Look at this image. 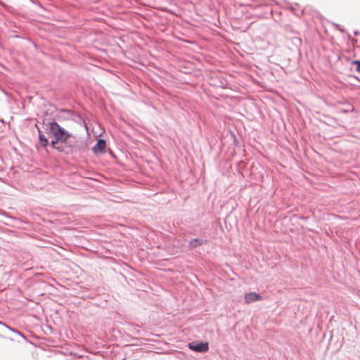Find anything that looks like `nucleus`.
I'll return each mask as SVG.
<instances>
[{"instance_id": "3", "label": "nucleus", "mask_w": 360, "mask_h": 360, "mask_svg": "<svg viewBox=\"0 0 360 360\" xmlns=\"http://www.w3.org/2000/svg\"><path fill=\"white\" fill-rule=\"evenodd\" d=\"M245 302L248 304L262 300V297L257 292H250L244 295Z\"/></svg>"}, {"instance_id": "8", "label": "nucleus", "mask_w": 360, "mask_h": 360, "mask_svg": "<svg viewBox=\"0 0 360 360\" xmlns=\"http://www.w3.org/2000/svg\"><path fill=\"white\" fill-rule=\"evenodd\" d=\"M58 141H59V140H57V139H55V140H53V141H51V145H52L53 146H55V144H56Z\"/></svg>"}, {"instance_id": "4", "label": "nucleus", "mask_w": 360, "mask_h": 360, "mask_svg": "<svg viewBox=\"0 0 360 360\" xmlns=\"http://www.w3.org/2000/svg\"><path fill=\"white\" fill-rule=\"evenodd\" d=\"M105 146V141L103 139H99L96 144L93 147L92 150L94 153H101L104 152Z\"/></svg>"}, {"instance_id": "1", "label": "nucleus", "mask_w": 360, "mask_h": 360, "mask_svg": "<svg viewBox=\"0 0 360 360\" xmlns=\"http://www.w3.org/2000/svg\"><path fill=\"white\" fill-rule=\"evenodd\" d=\"M50 131L54 136L55 139L60 142L65 143L71 136V134L62 128L57 122H52L50 124Z\"/></svg>"}, {"instance_id": "2", "label": "nucleus", "mask_w": 360, "mask_h": 360, "mask_svg": "<svg viewBox=\"0 0 360 360\" xmlns=\"http://www.w3.org/2000/svg\"><path fill=\"white\" fill-rule=\"evenodd\" d=\"M188 347L195 352H205L209 349L208 343L201 342V343H195V342H190L188 344Z\"/></svg>"}, {"instance_id": "5", "label": "nucleus", "mask_w": 360, "mask_h": 360, "mask_svg": "<svg viewBox=\"0 0 360 360\" xmlns=\"http://www.w3.org/2000/svg\"><path fill=\"white\" fill-rule=\"evenodd\" d=\"M39 141L42 146L46 147L48 145V140L45 136L39 132Z\"/></svg>"}, {"instance_id": "6", "label": "nucleus", "mask_w": 360, "mask_h": 360, "mask_svg": "<svg viewBox=\"0 0 360 360\" xmlns=\"http://www.w3.org/2000/svg\"><path fill=\"white\" fill-rule=\"evenodd\" d=\"M201 243H198V240L194 239L191 241L190 245L191 248H195L197 245H200Z\"/></svg>"}, {"instance_id": "7", "label": "nucleus", "mask_w": 360, "mask_h": 360, "mask_svg": "<svg viewBox=\"0 0 360 360\" xmlns=\"http://www.w3.org/2000/svg\"><path fill=\"white\" fill-rule=\"evenodd\" d=\"M352 63L356 65V70L360 73V60H354Z\"/></svg>"}]
</instances>
